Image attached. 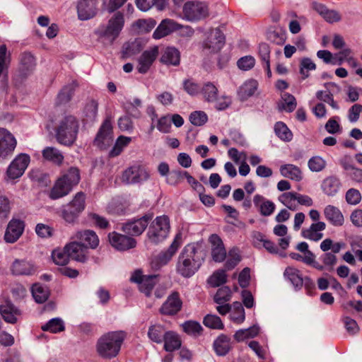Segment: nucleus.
<instances>
[{"label":"nucleus","mask_w":362,"mask_h":362,"mask_svg":"<svg viewBox=\"0 0 362 362\" xmlns=\"http://www.w3.org/2000/svg\"><path fill=\"white\" fill-rule=\"evenodd\" d=\"M296 196L297 192H285L279 197V200L289 209L295 211L297 209Z\"/></svg>","instance_id":"53"},{"label":"nucleus","mask_w":362,"mask_h":362,"mask_svg":"<svg viewBox=\"0 0 362 362\" xmlns=\"http://www.w3.org/2000/svg\"><path fill=\"white\" fill-rule=\"evenodd\" d=\"M255 59L250 55L240 58L237 62L238 67L243 71H249L255 65Z\"/></svg>","instance_id":"64"},{"label":"nucleus","mask_w":362,"mask_h":362,"mask_svg":"<svg viewBox=\"0 0 362 362\" xmlns=\"http://www.w3.org/2000/svg\"><path fill=\"white\" fill-rule=\"evenodd\" d=\"M179 28V25L171 19H164L156 28L153 33V37L156 40L161 39Z\"/></svg>","instance_id":"27"},{"label":"nucleus","mask_w":362,"mask_h":362,"mask_svg":"<svg viewBox=\"0 0 362 362\" xmlns=\"http://www.w3.org/2000/svg\"><path fill=\"white\" fill-rule=\"evenodd\" d=\"M316 69V64L310 58H303L300 63V74L303 79L309 76V71H314Z\"/></svg>","instance_id":"59"},{"label":"nucleus","mask_w":362,"mask_h":362,"mask_svg":"<svg viewBox=\"0 0 362 362\" xmlns=\"http://www.w3.org/2000/svg\"><path fill=\"white\" fill-rule=\"evenodd\" d=\"M258 83L256 80L249 79L238 88V95L240 100L244 101L252 96L257 90Z\"/></svg>","instance_id":"30"},{"label":"nucleus","mask_w":362,"mask_h":362,"mask_svg":"<svg viewBox=\"0 0 362 362\" xmlns=\"http://www.w3.org/2000/svg\"><path fill=\"white\" fill-rule=\"evenodd\" d=\"M42 156L45 160L57 165H61L64 160L62 153L54 147H46L42 151Z\"/></svg>","instance_id":"44"},{"label":"nucleus","mask_w":362,"mask_h":362,"mask_svg":"<svg viewBox=\"0 0 362 362\" xmlns=\"http://www.w3.org/2000/svg\"><path fill=\"white\" fill-rule=\"evenodd\" d=\"M180 52L172 47H166L160 57V62L167 65L177 66L180 64Z\"/></svg>","instance_id":"34"},{"label":"nucleus","mask_w":362,"mask_h":362,"mask_svg":"<svg viewBox=\"0 0 362 362\" xmlns=\"http://www.w3.org/2000/svg\"><path fill=\"white\" fill-rule=\"evenodd\" d=\"M241 261L240 251L237 247H233L229 250L226 262L224 264L225 269L230 271L234 269Z\"/></svg>","instance_id":"50"},{"label":"nucleus","mask_w":362,"mask_h":362,"mask_svg":"<svg viewBox=\"0 0 362 362\" xmlns=\"http://www.w3.org/2000/svg\"><path fill=\"white\" fill-rule=\"evenodd\" d=\"M207 120V115L204 111H194L189 115V121L194 126H202Z\"/></svg>","instance_id":"63"},{"label":"nucleus","mask_w":362,"mask_h":362,"mask_svg":"<svg viewBox=\"0 0 362 362\" xmlns=\"http://www.w3.org/2000/svg\"><path fill=\"white\" fill-rule=\"evenodd\" d=\"M35 67V57L30 53L22 54L20 59V74L23 77L30 75Z\"/></svg>","instance_id":"31"},{"label":"nucleus","mask_w":362,"mask_h":362,"mask_svg":"<svg viewBox=\"0 0 362 362\" xmlns=\"http://www.w3.org/2000/svg\"><path fill=\"white\" fill-rule=\"evenodd\" d=\"M211 245V256L213 259L217 262H222L226 258V251L220 237L213 234L209 238Z\"/></svg>","instance_id":"22"},{"label":"nucleus","mask_w":362,"mask_h":362,"mask_svg":"<svg viewBox=\"0 0 362 362\" xmlns=\"http://www.w3.org/2000/svg\"><path fill=\"white\" fill-rule=\"evenodd\" d=\"M226 269H218L213 273L209 278L208 283L213 287H218L227 281V275Z\"/></svg>","instance_id":"55"},{"label":"nucleus","mask_w":362,"mask_h":362,"mask_svg":"<svg viewBox=\"0 0 362 362\" xmlns=\"http://www.w3.org/2000/svg\"><path fill=\"white\" fill-rule=\"evenodd\" d=\"M170 221L166 216L156 218L151 223L147 233V243L157 245L163 242L168 235Z\"/></svg>","instance_id":"6"},{"label":"nucleus","mask_w":362,"mask_h":362,"mask_svg":"<svg viewBox=\"0 0 362 362\" xmlns=\"http://www.w3.org/2000/svg\"><path fill=\"white\" fill-rule=\"evenodd\" d=\"M14 275H32L35 272L34 264L25 259H16L11 267Z\"/></svg>","instance_id":"28"},{"label":"nucleus","mask_w":362,"mask_h":362,"mask_svg":"<svg viewBox=\"0 0 362 362\" xmlns=\"http://www.w3.org/2000/svg\"><path fill=\"white\" fill-rule=\"evenodd\" d=\"M152 218V214H145L144 216L139 219L124 223L122 226V229L128 235H139L145 230Z\"/></svg>","instance_id":"13"},{"label":"nucleus","mask_w":362,"mask_h":362,"mask_svg":"<svg viewBox=\"0 0 362 362\" xmlns=\"http://www.w3.org/2000/svg\"><path fill=\"white\" fill-rule=\"evenodd\" d=\"M182 302L177 292H173L159 309V312L164 315H175L182 308Z\"/></svg>","instance_id":"15"},{"label":"nucleus","mask_w":362,"mask_h":362,"mask_svg":"<svg viewBox=\"0 0 362 362\" xmlns=\"http://www.w3.org/2000/svg\"><path fill=\"white\" fill-rule=\"evenodd\" d=\"M78 127V122L74 116L62 117L56 126L57 141L66 146L71 145L76 139Z\"/></svg>","instance_id":"4"},{"label":"nucleus","mask_w":362,"mask_h":362,"mask_svg":"<svg viewBox=\"0 0 362 362\" xmlns=\"http://www.w3.org/2000/svg\"><path fill=\"white\" fill-rule=\"evenodd\" d=\"M230 320L236 323L241 324L245 319V310L240 302H234L230 310Z\"/></svg>","instance_id":"49"},{"label":"nucleus","mask_w":362,"mask_h":362,"mask_svg":"<svg viewBox=\"0 0 362 362\" xmlns=\"http://www.w3.org/2000/svg\"><path fill=\"white\" fill-rule=\"evenodd\" d=\"M76 240H79V243H82L88 248L95 249L99 244V238L93 230H86L83 231H78L74 235Z\"/></svg>","instance_id":"26"},{"label":"nucleus","mask_w":362,"mask_h":362,"mask_svg":"<svg viewBox=\"0 0 362 362\" xmlns=\"http://www.w3.org/2000/svg\"><path fill=\"white\" fill-rule=\"evenodd\" d=\"M318 14L328 23H334L341 20V15L336 10L329 9L324 5H318Z\"/></svg>","instance_id":"38"},{"label":"nucleus","mask_w":362,"mask_h":362,"mask_svg":"<svg viewBox=\"0 0 362 362\" xmlns=\"http://www.w3.org/2000/svg\"><path fill=\"white\" fill-rule=\"evenodd\" d=\"M164 349L166 351H173L181 346V339L179 335L173 331L165 333Z\"/></svg>","instance_id":"35"},{"label":"nucleus","mask_w":362,"mask_h":362,"mask_svg":"<svg viewBox=\"0 0 362 362\" xmlns=\"http://www.w3.org/2000/svg\"><path fill=\"white\" fill-rule=\"evenodd\" d=\"M204 325L211 329H223V324L221 318L216 315H207L204 317L203 320Z\"/></svg>","instance_id":"62"},{"label":"nucleus","mask_w":362,"mask_h":362,"mask_svg":"<svg viewBox=\"0 0 362 362\" xmlns=\"http://www.w3.org/2000/svg\"><path fill=\"white\" fill-rule=\"evenodd\" d=\"M218 88L211 83H206L201 88V93L204 100L208 103H214L217 99Z\"/></svg>","instance_id":"47"},{"label":"nucleus","mask_w":362,"mask_h":362,"mask_svg":"<svg viewBox=\"0 0 362 362\" xmlns=\"http://www.w3.org/2000/svg\"><path fill=\"white\" fill-rule=\"evenodd\" d=\"M7 48L3 45L0 46V83L5 86L8 79V60L6 58Z\"/></svg>","instance_id":"37"},{"label":"nucleus","mask_w":362,"mask_h":362,"mask_svg":"<svg viewBox=\"0 0 362 362\" xmlns=\"http://www.w3.org/2000/svg\"><path fill=\"white\" fill-rule=\"evenodd\" d=\"M259 327L254 325L247 329L238 330L234 334V339L237 341H243L245 339L254 338L258 335Z\"/></svg>","instance_id":"48"},{"label":"nucleus","mask_w":362,"mask_h":362,"mask_svg":"<svg viewBox=\"0 0 362 362\" xmlns=\"http://www.w3.org/2000/svg\"><path fill=\"white\" fill-rule=\"evenodd\" d=\"M86 199L83 192H77L69 203L62 206L59 216L67 223H74L86 208Z\"/></svg>","instance_id":"5"},{"label":"nucleus","mask_w":362,"mask_h":362,"mask_svg":"<svg viewBox=\"0 0 362 362\" xmlns=\"http://www.w3.org/2000/svg\"><path fill=\"white\" fill-rule=\"evenodd\" d=\"M132 138L124 136H120L116 140L115 146L110 151V156L111 157H115L119 156L123 149L128 146V144L131 142Z\"/></svg>","instance_id":"52"},{"label":"nucleus","mask_w":362,"mask_h":362,"mask_svg":"<svg viewBox=\"0 0 362 362\" xmlns=\"http://www.w3.org/2000/svg\"><path fill=\"white\" fill-rule=\"evenodd\" d=\"M24 223L19 219H12L9 221L5 234L4 240L6 243H13L22 235L24 230Z\"/></svg>","instance_id":"19"},{"label":"nucleus","mask_w":362,"mask_h":362,"mask_svg":"<svg viewBox=\"0 0 362 362\" xmlns=\"http://www.w3.org/2000/svg\"><path fill=\"white\" fill-rule=\"evenodd\" d=\"M98 103L95 100H90L86 104L83 110L84 120L86 122H93L96 119Z\"/></svg>","instance_id":"46"},{"label":"nucleus","mask_w":362,"mask_h":362,"mask_svg":"<svg viewBox=\"0 0 362 362\" xmlns=\"http://www.w3.org/2000/svg\"><path fill=\"white\" fill-rule=\"evenodd\" d=\"M79 170L70 168L66 173L58 178L50 190L49 197L52 199H57L66 196L80 181Z\"/></svg>","instance_id":"3"},{"label":"nucleus","mask_w":362,"mask_h":362,"mask_svg":"<svg viewBox=\"0 0 362 362\" xmlns=\"http://www.w3.org/2000/svg\"><path fill=\"white\" fill-rule=\"evenodd\" d=\"M109 242L117 250L124 251L136 246V242L132 238L116 232L108 235Z\"/></svg>","instance_id":"16"},{"label":"nucleus","mask_w":362,"mask_h":362,"mask_svg":"<svg viewBox=\"0 0 362 362\" xmlns=\"http://www.w3.org/2000/svg\"><path fill=\"white\" fill-rule=\"evenodd\" d=\"M123 331L110 332L100 337L97 342V352L100 356L111 359L119 354L121 346L125 339Z\"/></svg>","instance_id":"2"},{"label":"nucleus","mask_w":362,"mask_h":362,"mask_svg":"<svg viewBox=\"0 0 362 362\" xmlns=\"http://www.w3.org/2000/svg\"><path fill=\"white\" fill-rule=\"evenodd\" d=\"M113 141L112 126L110 119H105L102 124L97 136L94 140V144L101 148L105 149Z\"/></svg>","instance_id":"12"},{"label":"nucleus","mask_w":362,"mask_h":362,"mask_svg":"<svg viewBox=\"0 0 362 362\" xmlns=\"http://www.w3.org/2000/svg\"><path fill=\"white\" fill-rule=\"evenodd\" d=\"M339 88L334 83H325L324 89L318 91V99L330 105L334 109H338L337 103L333 99V94L338 92Z\"/></svg>","instance_id":"23"},{"label":"nucleus","mask_w":362,"mask_h":362,"mask_svg":"<svg viewBox=\"0 0 362 362\" xmlns=\"http://www.w3.org/2000/svg\"><path fill=\"white\" fill-rule=\"evenodd\" d=\"M97 0H80L77 6L78 18L86 21L93 18L97 13Z\"/></svg>","instance_id":"21"},{"label":"nucleus","mask_w":362,"mask_h":362,"mask_svg":"<svg viewBox=\"0 0 362 362\" xmlns=\"http://www.w3.org/2000/svg\"><path fill=\"white\" fill-rule=\"evenodd\" d=\"M326 218L334 226H341L344 224V216L340 210L332 205H328L324 210Z\"/></svg>","instance_id":"32"},{"label":"nucleus","mask_w":362,"mask_h":362,"mask_svg":"<svg viewBox=\"0 0 362 362\" xmlns=\"http://www.w3.org/2000/svg\"><path fill=\"white\" fill-rule=\"evenodd\" d=\"M15 137L6 129L0 128V158H6L16 146Z\"/></svg>","instance_id":"14"},{"label":"nucleus","mask_w":362,"mask_h":362,"mask_svg":"<svg viewBox=\"0 0 362 362\" xmlns=\"http://www.w3.org/2000/svg\"><path fill=\"white\" fill-rule=\"evenodd\" d=\"M253 202L261 214L264 216H269L273 214L275 209V204L260 194H255L253 198Z\"/></svg>","instance_id":"29"},{"label":"nucleus","mask_w":362,"mask_h":362,"mask_svg":"<svg viewBox=\"0 0 362 362\" xmlns=\"http://www.w3.org/2000/svg\"><path fill=\"white\" fill-rule=\"evenodd\" d=\"M296 248L301 252V254L291 252L289 257L291 259L302 262L307 265L315 267V255L309 250L307 243L301 242L296 245Z\"/></svg>","instance_id":"17"},{"label":"nucleus","mask_w":362,"mask_h":362,"mask_svg":"<svg viewBox=\"0 0 362 362\" xmlns=\"http://www.w3.org/2000/svg\"><path fill=\"white\" fill-rule=\"evenodd\" d=\"M284 276L296 288H300L303 284V279L299 270L292 267H288L284 271Z\"/></svg>","instance_id":"43"},{"label":"nucleus","mask_w":362,"mask_h":362,"mask_svg":"<svg viewBox=\"0 0 362 362\" xmlns=\"http://www.w3.org/2000/svg\"><path fill=\"white\" fill-rule=\"evenodd\" d=\"M232 291L228 286H222L218 289L214 297V300L217 304H223L230 300Z\"/></svg>","instance_id":"56"},{"label":"nucleus","mask_w":362,"mask_h":362,"mask_svg":"<svg viewBox=\"0 0 362 362\" xmlns=\"http://www.w3.org/2000/svg\"><path fill=\"white\" fill-rule=\"evenodd\" d=\"M52 258L56 264L65 265L69 262V255H68L64 248H57L52 251Z\"/></svg>","instance_id":"61"},{"label":"nucleus","mask_w":362,"mask_h":362,"mask_svg":"<svg viewBox=\"0 0 362 362\" xmlns=\"http://www.w3.org/2000/svg\"><path fill=\"white\" fill-rule=\"evenodd\" d=\"M214 349L217 355L225 356L230 349V339L220 335L214 342Z\"/></svg>","instance_id":"42"},{"label":"nucleus","mask_w":362,"mask_h":362,"mask_svg":"<svg viewBox=\"0 0 362 362\" xmlns=\"http://www.w3.org/2000/svg\"><path fill=\"white\" fill-rule=\"evenodd\" d=\"M165 1L166 0H136V4L141 11H147L154 5L158 9H162Z\"/></svg>","instance_id":"54"},{"label":"nucleus","mask_w":362,"mask_h":362,"mask_svg":"<svg viewBox=\"0 0 362 362\" xmlns=\"http://www.w3.org/2000/svg\"><path fill=\"white\" fill-rule=\"evenodd\" d=\"M156 283V276L150 275L144 277L139 286V290L146 296H149Z\"/></svg>","instance_id":"57"},{"label":"nucleus","mask_w":362,"mask_h":362,"mask_svg":"<svg viewBox=\"0 0 362 362\" xmlns=\"http://www.w3.org/2000/svg\"><path fill=\"white\" fill-rule=\"evenodd\" d=\"M166 332L164 326L156 324L149 327L148 337L152 341L161 344L165 339V333Z\"/></svg>","instance_id":"40"},{"label":"nucleus","mask_w":362,"mask_h":362,"mask_svg":"<svg viewBox=\"0 0 362 362\" xmlns=\"http://www.w3.org/2000/svg\"><path fill=\"white\" fill-rule=\"evenodd\" d=\"M203 260L202 252L198 251L194 245H187L178 257L177 272L184 277H190L199 269Z\"/></svg>","instance_id":"1"},{"label":"nucleus","mask_w":362,"mask_h":362,"mask_svg":"<svg viewBox=\"0 0 362 362\" xmlns=\"http://www.w3.org/2000/svg\"><path fill=\"white\" fill-rule=\"evenodd\" d=\"M124 25V17L121 12H116L108 21L107 25L100 30V35L110 43L119 36Z\"/></svg>","instance_id":"9"},{"label":"nucleus","mask_w":362,"mask_h":362,"mask_svg":"<svg viewBox=\"0 0 362 362\" xmlns=\"http://www.w3.org/2000/svg\"><path fill=\"white\" fill-rule=\"evenodd\" d=\"M64 323L63 320L59 317L52 318L42 326L43 331L49 332L51 333L61 332L64 331Z\"/></svg>","instance_id":"51"},{"label":"nucleus","mask_w":362,"mask_h":362,"mask_svg":"<svg viewBox=\"0 0 362 362\" xmlns=\"http://www.w3.org/2000/svg\"><path fill=\"white\" fill-rule=\"evenodd\" d=\"M181 243V237L180 235H177L168 250L161 252L158 255V258L159 262L162 264H166L176 253L178 248L180 247Z\"/></svg>","instance_id":"33"},{"label":"nucleus","mask_w":362,"mask_h":362,"mask_svg":"<svg viewBox=\"0 0 362 362\" xmlns=\"http://www.w3.org/2000/svg\"><path fill=\"white\" fill-rule=\"evenodd\" d=\"M31 292L35 300L38 303L45 302L49 296V288L40 283L33 285Z\"/></svg>","instance_id":"39"},{"label":"nucleus","mask_w":362,"mask_h":362,"mask_svg":"<svg viewBox=\"0 0 362 362\" xmlns=\"http://www.w3.org/2000/svg\"><path fill=\"white\" fill-rule=\"evenodd\" d=\"M321 189L328 197H334L341 188V182L336 176L331 175L322 181Z\"/></svg>","instance_id":"24"},{"label":"nucleus","mask_w":362,"mask_h":362,"mask_svg":"<svg viewBox=\"0 0 362 362\" xmlns=\"http://www.w3.org/2000/svg\"><path fill=\"white\" fill-rule=\"evenodd\" d=\"M64 249L69 257L76 261L84 262L87 259L88 252L87 247L78 241H73L66 245Z\"/></svg>","instance_id":"20"},{"label":"nucleus","mask_w":362,"mask_h":362,"mask_svg":"<svg viewBox=\"0 0 362 362\" xmlns=\"http://www.w3.org/2000/svg\"><path fill=\"white\" fill-rule=\"evenodd\" d=\"M225 45V35L218 28L210 29L206 33V37L203 43L204 49L210 52H218Z\"/></svg>","instance_id":"11"},{"label":"nucleus","mask_w":362,"mask_h":362,"mask_svg":"<svg viewBox=\"0 0 362 362\" xmlns=\"http://www.w3.org/2000/svg\"><path fill=\"white\" fill-rule=\"evenodd\" d=\"M158 53V46H154L144 51L138 60V71L141 74H146L157 58Z\"/></svg>","instance_id":"18"},{"label":"nucleus","mask_w":362,"mask_h":362,"mask_svg":"<svg viewBox=\"0 0 362 362\" xmlns=\"http://www.w3.org/2000/svg\"><path fill=\"white\" fill-rule=\"evenodd\" d=\"M184 18L189 21H198L209 15L208 6L202 1H189L182 8Z\"/></svg>","instance_id":"8"},{"label":"nucleus","mask_w":362,"mask_h":362,"mask_svg":"<svg viewBox=\"0 0 362 362\" xmlns=\"http://www.w3.org/2000/svg\"><path fill=\"white\" fill-rule=\"evenodd\" d=\"M156 25L153 18L139 19L132 25V30L138 34H143L150 32Z\"/></svg>","instance_id":"36"},{"label":"nucleus","mask_w":362,"mask_h":362,"mask_svg":"<svg viewBox=\"0 0 362 362\" xmlns=\"http://www.w3.org/2000/svg\"><path fill=\"white\" fill-rule=\"evenodd\" d=\"M74 90L75 86L74 84L65 86L58 94V103L62 104L69 102L74 93Z\"/></svg>","instance_id":"60"},{"label":"nucleus","mask_w":362,"mask_h":362,"mask_svg":"<svg viewBox=\"0 0 362 362\" xmlns=\"http://www.w3.org/2000/svg\"><path fill=\"white\" fill-rule=\"evenodd\" d=\"M274 131L277 136L283 141H288L292 139L291 132L284 122H276L274 126Z\"/></svg>","instance_id":"58"},{"label":"nucleus","mask_w":362,"mask_h":362,"mask_svg":"<svg viewBox=\"0 0 362 362\" xmlns=\"http://www.w3.org/2000/svg\"><path fill=\"white\" fill-rule=\"evenodd\" d=\"M296 100L293 95L288 93H284L281 95V100L279 104V109L280 110L291 112L296 109Z\"/></svg>","instance_id":"45"},{"label":"nucleus","mask_w":362,"mask_h":362,"mask_svg":"<svg viewBox=\"0 0 362 362\" xmlns=\"http://www.w3.org/2000/svg\"><path fill=\"white\" fill-rule=\"evenodd\" d=\"M149 176L148 172L144 166L135 164L123 172L122 181L128 185L138 184L148 180Z\"/></svg>","instance_id":"10"},{"label":"nucleus","mask_w":362,"mask_h":362,"mask_svg":"<svg viewBox=\"0 0 362 362\" xmlns=\"http://www.w3.org/2000/svg\"><path fill=\"white\" fill-rule=\"evenodd\" d=\"M0 314L4 320L10 324H15L21 315V311L9 301L0 305Z\"/></svg>","instance_id":"25"},{"label":"nucleus","mask_w":362,"mask_h":362,"mask_svg":"<svg viewBox=\"0 0 362 362\" xmlns=\"http://www.w3.org/2000/svg\"><path fill=\"white\" fill-rule=\"evenodd\" d=\"M30 161V156L25 153H20L8 166L4 180L6 182L15 183L24 174Z\"/></svg>","instance_id":"7"},{"label":"nucleus","mask_w":362,"mask_h":362,"mask_svg":"<svg viewBox=\"0 0 362 362\" xmlns=\"http://www.w3.org/2000/svg\"><path fill=\"white\" fill-rule=\"evenodd\" d=\"M280 173L282 176L299 181L302 179V173L298 167L292 164H285L280 167Z\"/></svg>","instance_id":"41"}]
</instances>
